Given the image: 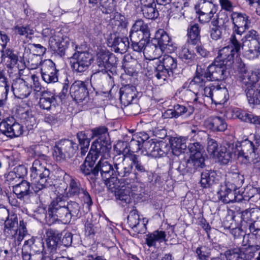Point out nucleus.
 <instances>
[{"label":"nucleus","mask_w":260,"mask_h":260,"mask_svg":"<svg viewBox=\"0 0 260 260\" xmlns=\"http://www.w3.org/2000/svg\"><path fill=\"white\" fill-rule=\"evenodd\" d=\"M80 215V206L75 201L66 202L60 197L53 200L49 206L45 214L46 224L51 225L60 221L64 223H69L71 219H76Z\"/></svg>","instance_id":"obj_1"},{"label":"nucleus","mask_w":260,"mask_h":260,"mask_svg":"<svg viewBox=\"0 0 260 260\" xmlns=\"http://www.w3.org/2000/svg\"><path fill=\"white\" fill-rule=\"evenodd\" d=\"M228 69V68L215 60L207 68L205 66L198 64L196 75L190 83V86L202 90L208 82L224 80L229 74Z\"/></svg>","instance_id":"obj_2"},{"label":"nucleus","mask_w":260,"mask_h":260,"mask_svg":"<svg viewBox=\"0 0 260 260\" xmlns=\"http://www.w3.org/2000/svg\"><path fill=\"white\" fill-rule=\"evenodd\" d=\"M30 168V178L32 188L36 193H38L50 185V170L46 168V165L48 157L44 154H40L35 156Z\"/></svg>","instance_id":"obj_3"},{"label":"nucleus","mask_w":260,"mask_h":260,"mask_svg":"<svg viewBox=\"0 0 260 260\" xmlns=\"http://www.w3.org/2000/svg\"><path fill=\"white\" fill-rule=\"evenodd\" d=\"M75 51L70 58V65L73 71L76 73H83L86 71L93 61L92 55L87 51H82L80 47L72 42Z\"/></svg>","instance_id":"obj_4"},{"label":"nucleus","mask_w":260,"mask_h":260,"mask_svg":"<svg viewBox=\"0 0 260 260\" xmlns=\"http://www.w3.org/2000/svg\"><path fill=\"white\" fill-rule=\"evenodd\" d=\"M18 219L16 215H12L5 221V232L7 236L14 239L15 245H19L27 234L26 224L23 221L19 222L18 229Z\"/></svg>","instance_id":"obj_5"},{"label":"nucleus","mask_w":260,"mask_h":260,"mask_svg":"<svg viewBox=\"0 0 260 260\" xmlns=\"http://www.w3.org/2000/svg\"><path fill=\"white\" fill-rule=\"evenodd\" d=\"M91 138H96L92 143L90 150L96 153H104L108 156L107 152L110 151L111 146L109 142L108 128L101 126L91 129Z\"/></svg>","instance_id":"obj_6"},{"label":"nucleus","mask_w":260,"mask_h":260,"mask_svg":"<svg viewBox=\"0 0 260 260\" xmlns=\"http://www.w3.org/2000/svg\"><path fill=\"white\" fill-rule=\"evenodd\" d=\"M260 147V136L254 135L252 141L245 139L236 144L234 154L237 155H245L247 159H252L258 154Z\"/></svg>","instance_id":"obj_7"},{"label":"nucleus","mask_w":260,"mask_h":260,"mask_svg":"<svg viewBox=\"0 0 260 260\" xmlns=\"http://www.w3.org/2000/svg\"><path fill=\"white\" fill-rule=\"evenodd\" d=\"M67 195L68 197L78 198L89 207L92 205L91 198L85 186L77 179L71 177L68 184Z\"/></svg>","instance_id":"obj_8"},{"label":"nucleus","mask_w":260,"mask_h":260,"mask_svg":"<svg viewBox=\"0 0 260 260\" xmlns=\"http://www.w3.org/2000/svg\"><path fill=\"white\" fill-rule=\"evenodd\" d=\"M160 62V64L155 68L153 74L158 80L164 82L173 75V70L177 68V61L176 58L165 54Z\"/></svg>","instance_id":"obj_9"},{"label":"nucleus","mask_w":260,"mask_h":260,"mask_svg":"<svg viewBox=\"0 0 260 260\" xmlns=\"http://www.w3.org/2000/svg\"><path fill=\"white\" fill-rule=\"evenodd\" d=\"M78 149V144L69 139L61 140L54 147L53 156L57 161L73 156Z\"/></svg>","instance_id":"obj_10"},{"label":"nucleus","mask_w":260,"mask_h":260,"mask_svg":"<svg viewBox=\"0 0 260 260\" xmlns=\"http://www.w3.org/2000/svg\"><path fill=\"white\" fill-rule=\"evenodd\" d=\"M241 223L252 233L260 231V209L253 208L242 211Z\"/></svg>","instance_id":"obj_11"},{"label":"nucleus","mask_w":260,"mask_h":260,"mask_svg":"<svg viewBox=\"0 0 260 260\" xmlns=\"http://www.w3.org/2000/svg\"><path fill=\"white\" fill-rule=\"evenodd\" d=\"M259 249L258 245L245 246L226 251L225 256L227 260H251L255 252Z\"/></svg>","instance_id":"obj_12"},{"label":"nucleus","mask_w":260,"mask_h":260,"mask_svg":"<svg viewBox=\"0 0 260 260\" xmlns=\"http://www.w3.org/2000/svg\"><path fill=\"white\" fill-rule=\"evenodd\" d=\"M188 147L190 153L189 158L187 160L188 166L193 167L194 169L202 168L205 165V158L203 155L204 152L203 144L198 142H190Z\"/></svg>","instance_id":"obj_13"},{"label":"nucleus","mask_w":260,"mask_h":260,"mask_svg":"<svg viewBox=\"0 0 260 260\" xmlns=\"http://www.w3.org/2000/svg\"><path fill=\"white\" fill-rule=\"evenodd\" d=\"M99 67V73H108L112 74L116 73L117 58L109 51H101L98 53L96 59Z\"/></svg>","instance_id":"obj_14"},{"label":"nucleus","mask_w":260,"mask_h":260,"mask_svg":"<svg viewBox=\"0 0 260 260\" xmlns=\"http://www.w3.org/2000/svg\"><path fill=\"white\" fill-rule=\"evenodd\" d=\"M204 94L215 104H223L229 99L228 90L225 87H220L210 84L204 87Z\"/></svg>","instance_id":"obj_15"},{"label":"nucleus","mask_w":260,"mask_h":260,"mask_svg":"<svg viewBox=\"0 0 260 260\" xmlns=\"http://www.w3.org/2000/svg\"><path fill=\"white\" fill-rule=\"evenodd\" d=\"M0 131L7 137L13 138L21 135L23 127L12 117H8L0 123Z\"/></svg>","instance_id":"obj_16"},{"label":"nucleus","mask_w":260,"mask_h":260,"mask_svg":"<svg viewBox=\"0 0 260 260\" xmlns=\"http://www.w3.org/2000/svg\"><path fill=\"white\" fill-rule=\"evenodd\" d=\"M43 80L46 83H54L58 81V72L55 63L51 59H45L40 62Z\"/></svg>","instance_id":"obj_17"},{"label":"nucleus","mask_w":260,"mask_h":260,"mask_svg":"<svg viewBox=\"0 0 260 260\" xmlns=\"http://www.w3.org/2000/svg\"><path fill=\"white\" fill-rule=\"evenodd\" d=\"M110 151H108L107 152L108 156H105L104 153H97L98 158L100 156H101V158L94 167V171L93 172V174H95L96 176L98 175L99 172H100L102 178L105 181L113 176L115 172L114 168L107 160L110 157Z\"/></svg>","instance_id":"obj_18"},{"label":"nucleus","mask_w":260,"mask_h":260,"mask_svg":"<svg viewBox=\"0 0 260 260\" xmlns=\"http://www.w3.org/2000/svg\"><path fill=\"white\" fill-rule=\"evenodd\" d=\"M143 146L146 154L153 157H160L165 155L170 150V146L165 142H154L152 140L145 141Z\"/></svg>","instance_id":"obj_19"},{"label":"nucleus","mask_w":260,"mask_h":260,"mask_svg":"<svg viewBox=\"0 0 260 260\" xmlns=\"http://www.w3.org/2000/svg\"><path fill=\"white\" fill-rule=\"evenodd\" d=\"M126 157L131 161V164L132 168L134 167L136 178L146 175L148 176V181L150 182L152 180V178L150 177L152 173L149 171L148 166L140 156L129 153Z\"/></svg>","instance_id":"obj_20"},{"label":"nucleus","mask_w":260,"mask_h":260,"mask_svg":"<svg viewBox=\"0 0 260 260\" xmlns=\"http://www.w3.org/2000/svg\"><path fill=\"white\" fill-rule=\"evenodd\" d=\"M126 155L119 153L113 158L114 171L113 176H118L121 177L128 176L132 172V166L128 164V158Z\"/></svg>","instance_id":"obj_21"},{"label":"nucleus","mask_w":260,"mask_h":260,"mask_svg":"<svg viewBox=\"0 0 260 260\" xmlns=\"http://www.w3.org/2000/svg\"><path fill=\"white\" fill-rule=\"evenodd\" d=\"M233 187V186H230L225 182L223 184H221L217 191L218 199L225 204L240 202L241 198H238V196L236 195L237 191Z\"/></svg>","instance_id":"obj_22"},{"label":"nucleus","mask_w":260,"mask_h":260,"mask_svg":"<svg viewBox=\"0 0 260 260\" xmlns=\"http://www.w3.org/2000/svg\"><path fill=\"white\" fill-rule=\"evenodd\" d=\"M230 16L234 24V32L241 35L246 29L249 28L250 21L249 17L245 13L233 12Z\"/></svg>","instance_id":"obj_23"},{"label":"nucleus","mask_w":260,"mask_h":260,"mask_svg":"<svg viewBox=\"0 0 260 260\" xmlns=\"http://www.w3.org/2000/svg\"><path fill=\"white\" fill-rule=\"evenodd\" d=\"M137 186L135 184L127 182L115 192L116 199L122 206L129 204L131 201V196L136 194Z\"/></svg>","instance_id":"obj_24"},{"label":"nucleus","mask_w":260,"mask_h":260,"mask_svg":"<svg viewBox=\"0 0 260 260\" xmlns=\"http://www.w3.org/2000/svg\"><path fill=\"white\" fill-rule=\"evenodd\" d=\"M12 89L15 97L23 99L30 94L32 87L27 82L19 78L13 80Z\"/></svg>","instance_id":"obj_25"},{"label":"nucleus","mask_w":260,"mask_h":260,"mask_svg":"<svg viewBox=\"0 0 260 260\" xmlns=\"http://www.w3.org/2000/svg\"><path fill=\"white\" fill-rule=\"evenodd\" d=\"M70 44L69 38L59 32L49 39V44L53 50L58 51L60 55L65 53V50Z\"/></svg>","instance_id":"obj_26"},{"label":"nucleus","mask_w":260,"mask_h":260,"mask_svg":"<svg viewBox=\"0 0 260 260\" xmlns=\"http://www.w3.org/2000/svg\"><path fill=\"white\" fill-rule=\"evenodd\" d=\"M158 46L166 53L173 52L176 47L174 45L169 35L162 29L158 30L155 35Z\"/></svg>","instance_id":"obj_27"},{"label":"nucleus","mask_w":260,"mask_h":260,"mask_svg":"<svg viewBox=\"0 0 260 260\" xmlns=\"http://www.w3.org/2000/svg\"><path fill=\"white\" fill-rule=\"evenodd\" d=\"M98 159L97 153L89 151L83 164L80 166L81 172L85 176H89L91 179H94L96 175L93 174L94 168L93 167Z\"/></svg>","instance_id":"obj_28"},{"label":"nucleus","mask_w":260,"mask_h":260,"mask_svg":"<svg viewBox=\"0 0 260 260\" xmlns=\"http://www.w3.org/2000/svg\"><path fill=\"white\" fill-rule=\"evenodd\" d=\"M70 94L77 102H82L87 96L88 91L85 83L76 81L70 87Z\"/></svg>","instance_id":"obj_29"},{"label":"nucleus","mask_w":260,"mask_h":260,"mask_svg":"<svg viewBox=\"0 0 260 260\" xmlns=\"http://www.w3.org/2000/svg\"><path fill=\"white\" fill-rule=\"evenodd\" d=\"M46 234L47 249L50 253L53 254L59 248L61 235L58 231L52 229H48Z\"/></svg>","instance_id":"obj_30"},{"label":"nucleus","mask_w":260,"mask_h":260,"mask_svg":"<svg viewBox=\"0 0 260 260\" xmlns=\"http://www.w3.org/2000/svg\"><path fill=\"white\" fill-rule=\"evenodd\" d=\"M259 79L258 71H247L244 68H241L239 73V79L247 88H251Z\"/></svg>","instance_id":"obj_31"},{"label":"nucleus","mask_w":260,"mask_h":260,"mask_svg":"<svg viewBox=\"0 0 260 260\" xmlns=\"http://www.w3.org/2000/svg\"><path fill=\"white\" fill-rule=\"evenodd\" d=\"M127 143L125 142H119L115 146V149L119 153L123 155L134 154L135 152L139 151L141 149V143L140 141L132 139L129 144V149L127 148Z\"/></svg>","instance_id":"obj_32"},{"label":"nucleus","mask_w":260,"mask_h":260,"mask_svg":"<svg viewBox=\"0 0 260 260\" xmlns=\"http://www.w3.org/2000/svg\"><path fill=\"white\" fill-rule=\"evenodd\" d=\"M127 223L134 232L137 233H144L146 230V225L143 221L140 222L139 215L136 210L131 211L127 216Z\"/></svg>","instance_id":"obj_33"},{"label":"nucleus","mask_w":260,"mask_h":260,"mask_svg":"<svg viewBox=\"0 0 260 260\" xmlns=\"http://www.w3.org/2000/svg\"><path fill=\"white\" fill-rule=\"evenodd\" d=\"M231 48L224 47L218 51V55L215 60L227 68H230L234 62L235 54L232 52Z\"/></svg>","instance_id":"obj_34"},{"label":"nucleus","mask_w":260,"mask_h":260,"mask_svg":"<svg viewBox=\"0 0 260 260\" xmlns=\"http://www.w3.org/2000/svg\"><path fill=\"white\" fill-rule=\"evenodd\" d=\"M13 191L17 198L20 200L27 198L32 193L30 189V183L26 180H22L20 183L13 185Z\"/></svg>","instance_id":"obj_35"},{"label":"nucleus","mask_w":260,"mask_h":260,"mask_svg":"<svg viewBox=\"0 0 260 260\" xmlns=\"http://www.w3.org/2000/svg\"><path fill=\"white\" fill-rule=\"evenodd\" d=\"M56 96L51 92H43L40 98L39 106L44 110H51L57 105Z\"/></svg>","instance_id":"obj_36"},{"label":"nucleus","mask_w":260,"mask_h":260,"mask_svg":"<svg viewBox=\"0 0 260 260\" xmlns=\"http://www.w3.org/2000/svg\"><path fill=\"white\" fill-rule=\"evenodd\" d=\"M166 232L162 231L156 230L146 235L145 238L146 243L149 247H156V243H162L166 242Z\"/></svg>","instance_id":"obj_37"},{"label":"nucleus","mask_w":260,"mask_h":260,"mask_svg":"<svg viewBox=\"0 0 260 260\" xmlns=\"http://www.w3.org/2000/svg\"><path fill=\"white\" fill-rule=\"evenodd\" d=\"M24 249H30L35 254H43L44 251V242L42 239L38 238H31L26 240L24 244Z\"/></svg>","instance_id":"obj_38"},{"label":"nucleus","mask_w":260,"mask_h":260,"mask_svg":"<svg viewBox=\"0 0 260 260\" xmlns=\"http://www.w3.org/2000/svg\"><path fill=\"white\" fill-rule=\"evenodd\" d=\"M219 179L215 172L205 171L201 174L200 183L203 188H208L218 183Z\"/></svg>","instance_id":"obj_39"},{"label":"nucleus","mask_w":260,"mask_h":260,"mask_svg":"<svg viewBox=\"0 0 260 260\" xmlns=\"http://www.w3.org/2000/svg\"><path fill=\"white\" fill-rule=\"evenodd\" d=\"M244 181L243 176L239 173H229L226 176L225 182L237 191V188L242 185Z\"/></svg>","instance_id":"obj_40"},{"label":"nucleus","mask_w":260,"mask_h":260,"mask_svg":"<svg viewBox=\"0 0 260 260\" xmlns=\"http://www.w3.org/2000/svg\"><path fill=\"white\" fill-rule=\"evenodd\" d=\"M242 49L244 56L250 60L257 58L260 54V44L243 45Z\"/></svg>","instance_id":"obj_41"},{"label":"nucleus","mask_w":260,"mask_h":260,"mask_svg":"<svg viewBox=\"0 0 260 260\" xmlns=\"http://www.w3.org/2000/svg\"><path fill=\"white\" fill-rule=\"evenodd\" d=\"M120 100L124 104H130L136 97V88L129 85H126L123 90H120Z\"/></svg>","instance_id":"obj_42"},{"label":"nucleus","mask_w":260,"mask_h":260,"mask_svg":"<svg viewBox=\"0 0 260 260\" xmlns=\"http://www.w3.org/2000/svg\"><path fill=\"white\" fill-rule=\"evenodd\" d=\"M188 42L196 45L200 42V29L198 24H190L187 29Z\"/></svg>","instance_id":"obj_43"},{"label":"nucleus","mask_w":260,"mask_h":260,"mask_svg":"<svg viewBox=\"0 0 260 260\" xmlns=\"http://www.w3.org/2000/svg\"><path fill=\"white\" fill-rule=\"evenodd\" d=\"M247 99L252 108L260 107V92L257 90H254L252 88L245 90Z\"/></svg>","instance_id":"obj_44"},{"label":"nucleus","mask_w":260,"mask_h":260,"mask_svg":"<svg viewBox=\"0 0 260 260\" xmlns=\"http://www.w3.org/2000/svg\"><path fill=\"white\" fill-rule=\"evenodd\" d=\"M225 28L216 20H211L209 30L211 38L215 41L221 39L223 31Z\"/></svg>","instance_id":"obj_45"},{"label":"nucleus","mask_w":260,"mask_h":260,"mask_svg":"<svg viewBox=\"0 0 260 260\" xmlns=\"http://www.w3.org/2000/svg\"><path fill=\"white\" fill-rule=\"evenodd\" d=\"M13 31L16 35L20 37H24L26 39H31V35L34 34V30L29 25H16L13 28Z\"/></svg>","instance_id":"obj_46"},{"label":"nucleus","mask_w":260,"mask_h":260,"mask_svg":"<svg viewBox=\"0 0 260 260\" xmlns=\"http://www.w3.org/2000/svg\"><path fill=\"white\" fill-rule=\"evenodd\" d=\"M162 52H165L159 46L154 44H149L146 48L144 55L150 60L158 58Z\"/></svg>","instance_id":"obj_47"},{"label":"nucleus","mask_w":260,"mask_h":260,"mask_svg":"<svg viewBox=\"0 0 260 260\" xmlns=\"http://www.w3.org/2000/svg\"><path fill=\"white\" fill-rule=\"evenodd\" d=\"M195 9L196 12H210L212 13L217 12L216 6L212 2L205 0H200L196 5Z\"/></svg>","instance_id":"obj_48"},{"label":"nucleus","mask_w":260,"mask_h":260,"mask_svg":"<svg viewBox=\"0 0 260 260\" xmlns=\"http://www.w3.org/2000/svg\"><path fill=\"white\" fill-rule=\"evenodd\" d=\"M209 127L214 131L223 132L227 128L224 119L219 117H214L209 121Z\"/></svg>","instance_id":"obj_49"},{"label":"nucleus","mask_w":260,"mask_h":260,"mask_svg":"<svg viewBox=\"0 0 260 260\" xmlns=\"http://www.w3.org/2000/svg\"><path fill=\"white\" fill-rule=\"evenodd\" d=\"M112 176L113 177H111L109 179L107 180L108 181L106 183V185L108 189L112 192H114L115 194V192H117V191H118L119 189H120V188H121L122 186L125 185V184L128 182L127 180L120 181L115 177V176Z\"/></svg>","instance_id":"obj_50"},{"label":"nucleus","mask_w":260,"mask_h":260,"mask_svg":"<svg viewBox=\"0 0 260 260\" xmlns=\"http://www.w3.org/2000/svg\"><path fill=\"white\" fill-rule=\"evenodd\" d=\"M177 118L183 116L184 118L189 117L193 112L194 109L192 107H187L180 105H175L173 107Z\"/></svg>","instance_id":"obj_51"},{"label":"nucleus","mask_w":260,"mask_h":260,"mask_svg":"<svg viewBox=\"0 0 260 260\" xmlns=\"http://www.w3.org/2000/svg\"><path fill=\"white\" fill-rule=\"evenodd\" d=\"M152 3L144 5L142 9L144 16L148 19L156 18L159 15L158 11L155 7L153 6Z\"/></svg>","instance_id":"obj_52"},{"label":"nucleus","mask_w":260,"mask_h":260,"mask_svg":"<svg viewBox=\"0 0 260 260\" xmlns=\"http://www.w3.org/2000/svg\"><path fill=\"white\" fill-rule=\"evenodd\" d=\"M243 45H250L255 44H260L259 42L258 35L257 31L254 30H250L247 32L244 37L242 39Z\"/></svg>","instance_id":"obj_53"},{"label":"nucleus","mask_w":260,"mask_h":260,"mask_svg":"<svg viewBox=\"0 0 260 260\" xmlns=\"http://www.w3.org/2000/svg\"><path fill=\"white\" fill-rule=\"evenodd\" d=\"M9 58L11 60V64L15 65L18 62V57L14 53V51L10 48L0 50V63L6 58Z\"/></svg>","instance_id":"obj_54"},{"label":"nucleus","mask_w":260,"mask_h":260,"mask_svg":"<svg viewBox=\"0 0 260 260\" xmlns=\"http://www.w3.org/2000/svg\"><path fill=\"white\" fill-rule=\"evenodd\" d=\"M133 31H142L144 35L145 38H149L150 34L149 27L147 23H144L142 19H139L135 21L132 28Z\"/></svg>","instance_id":"obj_55"},{"label":"nucleus","mask_w":260,"mask_h":260,"mask_svg":"<svg viewBox=\"0 0 260 260\" xmlns=\"http://www.w3.org/2000/svg\"><path fill=\"white\" fill-rule=\"evenodd\" d=\"M258 194V190L257 188L254 187L252 185H249L244 188L241 194L237 196H238V198H241L240 200V201H241L242 200L246 201L249 200L255 195Z\"/></svg>","instance_id":"obj_56"},{"label":"nucleus","mask_w":260,"mask_h":260,"mask_svg":"<svg viewBox=\"0 0 260 260\" xmlns=\"http://www.w3.org/2000/svg\"><path fill=\"white\" fill-rule=\"evenodd\" d=\"M178 55L181 59L187 63L191 62L196 58V54L185 46H183L181 48Z\"/></svg>","instance_id":"obj_57"},{"label":"nucleus","mask_w":260,"mask_h":260,"mask_svg":"<svg viewBox=\"0 0 260 260\" xmlns=\"http://www.w3.org/2000/svg\"><path fill=\"white\" fill-rule=\"evenodd\" d=\"M215 156L217 157L218 160L222 164H227L232 158V153L230 150H228L226 147H221L220 151L216 154Z\"/></svg>","instance_id":"obj_58"},{"label":"nucleus","mask_w":260,"mask_h":260,"mask_svg":"<svg viewBox=\"0 0 260 260\" xmlns=\"http://www.w3.org/2000/svg\"><path fill=\"white\" fill-rule=\"evenodd\" d=\"M102 11L105 14H110L115 10L114 0H101Z\"/></svg>","instance_id":"obj_59"},{"label":"nucleus","mask_w":260,"mask_h":260,"mask_svg":"<svg viewBox=\"0 0 260 260\" xmlns=\"http://www.w3.org/2000/svg\"><path fill=\"white\" fill-rule=\"evenodd\" d=\"M237 158L241 159L244 163L252 162L254 169L260 171V157L259 154L255 156L252 159H247L245 155H237Z\"/></svg>","instance_id":"obj_60"},{"label":"nucleus","mask_w":260,"mask_h":260,"mask_svg":"<svg viewBox=\"0 0 260 260\" xmlns=\"http://www.w3.org/2000/svg\"><path fill=\"white\" fill-rule=\"evenodd\" d=\"M231 13L220 11L218 15H216L212 20H216L218 22L219 24H221L223 27L225 28V24L229 21V14Z\"/></svg>","instance_id":"obj_61"},{"label":"nucleus","mask_w":260,"mask_h":260,"mask_svg":"<svg viewBox=\"0 0 260 260\" xmlns=\"http://www.w3.org/2000/svg\"><path fill=\"white\" fill-rule=\"evenodd\" d=\"M229 43L230 44L226 47L233 49L232 52L235 54L238 53L241 48H242V46L238 41V39L235 35H232L231 36Z\"/></svg>","instance_id":"obj_62"},{"label":"nucleus","mask_w":260,"mask_h":260,"mask_svg":"<svg viewBox=\"0 0 260 260\" xmlns=\"http://www.w3.org/2000/svg\"><path fill=\"white\" fill-rule=\"evenodd\" d=\"M149 41H145L143 38L139 41H136V42H132V47L134 51L141 52L145 51L146 48L147 47Z\"/></svg>","instance_id":"obj_63"},{"label":"nucleus","mask_w":260,"mask_h":260,"mask_svg":"<svg viewBox=\"0 0 260 260\" xmlns=\"http://www.w3.org/2000/svg\"><path fill=\"white\" fill-rule=\"evenodd\" d=\"M187 138L185 137L176 138L172 143V146L178 150H185L187 146Z\"/></svg>","instance_id":"obj_64"}]
</instances>
